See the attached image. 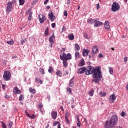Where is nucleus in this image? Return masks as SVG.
Listing matches in <instances>:
<instances>
[{"instance_id": "obj_1", "label": "nucleus", "mask_w": 128, "mask_h": 128, "mask_svg": "<svg viewBox=\"0 0 128 128\" xmlns=\"http://www.w3.org/2000/svg\"><path fill=\"white\" fill-rule=\"evenodd\" d=\"M86 75L90 76L92 74V78H94L92 80V82H96V84H100V81L102 78V68L100 66H97L94 68L92 66H88L86 68Z\"/></svg>"}, {"instance_id": "obj_2", "label": "nucleus", "mask_w": 128, "mask_h": 128, "mask_svg": "<svg viewBox=\"0 0 128 128\" xmlns=\"http://www.w3.org/2000/svg\"><path fill=\"white\" fill-rule=\"evenodd\" d=\"M105 122L106 124L111 128H116V126L118 122V118L116 115H113L110 118V120H106Z\"/></svg>"}, {"instance_id": "obj_3", "label": "nucleus", "mask_w": 128, "mask_h": 128, "mask_svg": "<svg viewBox=\"0 0 128 128\" xmlns=\"http://www.w3.org/2000/svg\"><path fill=\"white\" fill-rule=\"evenodd\" d=\"M60 59L61 60H72V54L70 53H68L66 54V53L63 52L60 55Z\"/></svg>"}, {"instance_id": "obj_4", "label": "nucleus", "mask_w": 128, "mask_h": 128, "mask_svg": "<svg viewBox=\"0 0 128 128\" xmlns=\"http://www.w3.org/2000/svg\"><path fill=\"white\" fill-rule=\"evenodd\" d=\"M120 4L116 2H114L112 4V10L114 12H116L117 10H120Z\"/></svg>"}, {"instance_id": "obj_5", "label": "nucleus", "mask_w": 128, "mask_h": 128, "mask_svg": "<svg viewBox=\"0 0 128 128\" xmlns=\"http://www.w3.org/2000/svg\"><path fill=\"white\" fill-rule=\"evenodd\" d=\"M10 76H12V74L10 71H5L3 75L4 80L6 82L10 80Z\"/></svg>"}, {"instance_id": "obj_6", "label": "nucleus", "mask_w": 128, "mask_h": 128, "mask_svg": "<svg viewBox=\"0 0 128 128\" xmlns=\"http://www.w3.org/2000/svg\"><path fill=\"white\" fill-rule=\"evenodd\" d=\"M12 2H8L7 4V7L6 8V12L7 14H10V12H12Z\"/></svg>"}, {"instance_id": "obj_7", "label": "nucleus", "mask_w": 128, "mask_h": 128, "mask_svg": "<svg viewBox=\"0 0 128 128\" xmlns=\"http://www.w3.org/2000/svg\"><path fill=\"white\" fill-rule=\"evenodd\" d=\"M98 47L96 46H94L92 48V56L94 58V54H98Z\"/></svg>"}, {"instance_id": "obj_8", "label": "nucleus", "mask_w": 128, "mask_h": 128, "mask_svg": "<svg viewBox=\"0 0 128 128\" xmlns=\"http://www.w3.org/2000/svg\"><path fill=\"white\" fill-rule=\"evenodd\" d=\"M38 20L40 24H44V22H46V16L43 14H39L38 16Z\"/></svg>"}, {"instance_id": "obj_9", "label": "nucleus", "mask_w": 128, "mask_h": 128, "mask_svg": "<svg viewBox=\"0 0 128 128\" xmlns=\"http://www.w3.org/2000/svg\"><path fill=\"white\" fill-rule=\"evenodd\" d=\"M86 70V67H82L78 70V74H84Z\"/></svg>"}, {"instance_id": "obj_10", "label": "nucleus", "mask_w": 128, "mask_h": 128, "mask_svg": "<svg viewBox=\"0 0 128 128\" xmlns=\"http://www.w3.org/2000/svg\"><path fill=\"white\" fill-rule=\"evenodd\" d=\"M116 95H114V94H112V95L110 96V102L111 104L114 102V100H116Z\"/></svg>"}, {"instance_id": "obj_11", "label": "nucleus", "mask_w": 128, "mask_h": 128, "mask_svg": "<svg viewBox=\"0 0 128 128\" xmlns=\"http://www.w3.org/2000/svg\"><path fill=\"white\" fill-rule=\"evenodd\" d=\"M25 112V114H26V116H28V118H31V120H34V118H36V115H32L30 116L28 112V110H25L24 111Z\"/></svg>"}, {"instance_id": "obj_12", "label": "nucleus", "mask_w": 128, "mask_h": 128, "mask_svg": "<svg viewBox=\"0 0 128 128\" xmlns=\"http://www.w3.org/2000/svg\"><path fill=\"white\" fill-rule=\"evenodd\" d=\"M48 16L51 20V22H54L56 20V17L54 16V12L52 11H51L48 14Z\"/></svg>"}, {"instance_id": "obj_13", "label": "nucleus", "mask_w": 128, "mask_h": 128, "mask_svg": "<svg viewBox=\"0 0 128 128\" xmlns=\"http://www.w3.org/2000/svg\"><path fill=\"white\" fill-rule=\"evenodd\" d=\"M90 50L88 49L84 48L82 51L83 56H88V54H90Z\"/></svg>"}, {"instance_id": "obj_14", "label": "nucleus", "mask_w": 128, "mask_h": 128, "mask_svg": "<svg viewBox=\"0 0 128 128\" xmlns=\"http://www.w3.org/2000/svg\"><path fill=\"white\" fill-rule=\"evenodd\" d=\"M51 116L53 120H56L58 118V112L56 111H53L51 112Z\"/></svg>"}, {"instance_id": "obj_15", "label": "nucleus", "mask_w": 128, "mask_h": 128, "mask_svg": "<svg viewBox=\"0 0 128 128\" xmlns=\"http://www.w3.org/2000/svg\"><path fill=\"white\" fill-rule=\"evenodd\" d=\"M102 25H104V23L102 22H100V21H98V19H96V20L94 22V27L98 28V26Z\"/></svg>"}, {"instance_id": "obj_16", "label": "nucleus", "mask_w": 128, "mask_h": 128, "mask_svg": "<svg viewBox=\"0 0 128 128\" xmlns=\"http://www.w3.org/2000/svg\"><path fill=\"white\" fill-rule=\"evenodd\" d=\"M95 22H96V19H92V18H90L87 20V22H88L89 24H94Z\"/></svg>"}, {"instance_id": "obj_17", "label": "nucleus", "mask_w": 128, "mask_h": 128, "mask_svg": "<svg viewBox=\"0 0 128 128\" xmlns=\"http://www.w3.org/2000/svg\"><path fill=\"white\" fill-rule=\"evenodd\" d=\"M104 28L107 30H110V22L108 21H106L104 22Z\"/></svg>"}, {"instance_id": "obj_18", "label": "nucleus", "mask_w": 128, "mask_h": 128, "mask_svg": "<svg viewBox=\"0 0 128 128\" xmlns=\"http://www.w3.org/2000/svg\"><path fill=\"white\" fill-rule=\"evenodd\" d=\"M54 38H56V36H54V33H53V34L49 38V42L50 44H54Z\"/></svg>"}, {"instance_id": "obj_19", "label": "nucleus", "mask_w": 128, "mask_h": 128, "mask_svg": "<svg viewBox=\"0 0 128 128\" xmlns=\"http://www.w3.org/2000/svg\"><path fill=\"white\" fill-rule=\"evenodd\" d=\"M14 94H20V90H18V87H14Z\"/></svg>"}, {"instance_id": "obj_20", "label": "nucleus", "mask_w": 128, "mask_h": 128, "mask_svg": "<svg viewBox=\"0 0 128 128\" xmlns=\"http://www.w3.org/2000/svg\"><path fill=\"white\" fill-rule=\"evenodd\" d=\"M58 127L57 128H60V122L58 121L54 122L53 126H58Z\"/></svg>"}, {"instance_id": "obj_21", "label": "nucleus", "mask_w": 128, "mask_h": 128, "mask_svg": "<svg viewBox=\"0 0 128 128\" xmlns=\"http://www.w3.org/2000/svg\"><path fill=\"white\" fill-rule=\"evenodd\" d=\"M62 60V64L64 68H68V62L66 60Z\"/></svg>"}, {"instance_id": "obj_22", "label": "nucleus", "mask_w": 128, "mask_h": 128, "mask_svg": "<svg viewBox=\"0 0 128 128\" xmlns=\"http://www.w3.org/2000/svg\"><path fill=\"white\" fill-rule=\"evenodd\" d=\"M68 38L70 40H74V36L72 34H70L68 36Z\"/></svg>"}, {"instance_id": "obj_23", "label": "nucleus", "mask_w": 128, "mask_h": 128, "mask_svg": "<svg viewBox=\"0 0 128 128\" xmlns=\"http://www.w3.org/2000/svg\"><path fill=\"white\" fill-rule=\"evenodd\" d=\"M94 89H92L88 92V94L90 96H94Z\"/></svg>"}, {"instance_id": "obj_24", "label": "nucleus", "mask_w": 128, "mask_h": 128, "mask_svg": "<svg viewBox=\"0 0 128 128\" xmlns=\"http://www.w3.org/2000/svg\"><path fill=\"white\" fill-rule=\"evenodd\" d=\"M56 74L58 76H60V77L62 76V72H60V70H57V72H56Z\"/></svg>"}, {"instance_id": "obj_25", "label": "nucleus", "mask_w": 128, "mask_h": 128, "mask_svg": "<svg viewBox=\"0 0 128 128\" xmlns=\"http://www.w3.org/2000/svg\"><path fill=\"white\" fill-rule=\"evenodd\" d=\"M29 92L32 94H36V89L34 88L32 89V87L29 88Z\"/></svg>"}, {"instance_id": "obj_26", "label": "nucleus", "mask_w": 128, "mask_h": 128, "mask_svg": "<svg viewBox=\"0 0 128 128\" xmlns=\"http://www.w3.org/2000/svg\"><path fill=\"white\" fill-rule=\"evenodd\" d=\"M84 66V60H82L78 64V66Z\"/></svg>"}, {"instance_id": "obj_27", "label": "nucleus", "mask_w": 128, "mask_h": 128, "mask_svg": "<svg viewBox=\"0 0 128 128\" xmlns=\"http://www.w3.org/2000/svg\"><path fill=\"white\" fill-rule=\"evenodd\" d=\"M48 72L49 74H52V72H54V68L50 66L49 69L48 70Z\"/></svg>"}, {"instance_id": "obj_28", "label": "nucleus", "mask_w": 128, "mask_h": 128, "mask_svg": "<svg viewBox=\"0 0 128 128\" xmlns=\"http://www.w3.org/2000/svg\"><path fill=\"white\" fill-rule=\"evenodd\" d=\"M44 36H48V28H47L44 31Z\"/></svg>"}, {"instance_id": "obj_29", "label": "nucleus", "mask_w": 128, "mask_h": 128, "mask_svg": "<svg viewBox=\"0 0 128 128\" xmlns=\"http://www.w3.org/2000/svg\"><path fill=\"white\" fill-rule=\"evenodd\" d=\"M74 46H75V50H76V52L77 50H80V46H78V44H74Z\"/></svg>"}, {"instance_id": "obj_30", "label": "nucleus", "mask_w": 128, "mask_h": 128, "mask_svg": "<svg viewBox=\"0 0 128 128\" xmlns=\"http://www.w3.org/2000/svg\"><path fill=\"white\" fill-rule=\"evenodd\" d=\"M20 6H24V0H18Z\"/></svg>"}, {"instance_id": "obj_31", "label": "nucleus", "mask_w": 128, "mask_h": 128, "mask_svg": "<svg viewBox=\"0 0 128 128\" xmlns=\"http://www.w3.org/2000/svg\"><path fill=\"white\" fill-rule=\"evenodd\" d=\"M39 71L40 72V74H44V68H40L39 69Z\"/></svg>"}, {"instance_id": "obj_32", "label": "nucleus", "mask_w": 128, "mask_h": 128, "mask_svg": "<svg viewBox=\"0 0 128 128\" xmlns=\"http://www.w3.org/2000/svg\"><path fill=\"white\" fill-rule=\"evenodd\" d=\"M110 74H114V70L111 67H108Z\"/></svg>"}, {"instance_id": "obj_33", "label": "nucleus", "mask_w": 128, "mask_h": 128, "mask_svg": "<svg viewBox=\"0 0 128 128\" xmlns=\"http://www.w3.org/2000/svg\"><path fill=\"white\" fill-rule=\"evenodd\" d=\"M69 86L70 88H72L74 86V80H70Z\"/></svg>"}, {"instance_id": "obj_34", "label": "nucleus", "mask_w": 128, "mask_h": 128, "mask_svg": "<svg viewBox=\"0 0 128 128\" xmlns=\"http://www.w3.org/2000/svg\"><path fill=\"white\" fill-rule=\"evenodd\" d=\"M75 58L76 60V58H80V52H75Z\"/></svg>"}, {"instance_id": "obj_35", "label": "nucleus", "mask_w": 128, "mask_h": 128, "mask_svg": "<svg viewBox=\"0 0 128 128\" xmlns=\"http://www.w3.org/2000/svg\"><path fill=\"white\" fill-rule=\"evenodd\" d=\"M32 12H30L29 14V16L28 18V20H32Z\"/></svg>"}, {"instance_id": "obj_36", "label": "nucleus", "mask_w": 128, "mask_h": 128, "mask_svg": "<svg viewBox=\"0 0 128 128\" xmlns=\"http://www.w3.org/2000/svg\"><path fill=\"white\" fill-rule=\"evenodd\" d=\"M7 44H11V45L14 44V40H10V41H8Z\"/></svg>"}, {"instance_id": "obj_37", "label": "nucleus", "mask_w": 128, "mask_h": 128, "mask_svg": "<svg viewBox=\"0 0 128 128\" xmlns=\"http://www.w3.org/2000/svg\"><path fill=\"white\" fill-rule=\"evenodd\" d=\"M121 116H122V118H124V116H126V114L124 112H122L120 114Z\"/></svg>"}, {"instance_id": "obj_38", "label": "nucleus", "mask_w": 128, "mask_h": 128, "mask_svg": "<svg viewBox=\"0 0 128 128\" xmlns=\"http://www.w3.org/2000/svg\"><path fill=\"white\" fill-rule=\"evenodd\" d=\"M24 98V97L22 94L19 96V100H22Z\"/></svg>"}, {"instance_id": "obj_39", "label": "nucleus", "mask_w": 128, "mask_h": 128, "mask_svg": "<svg viewBox=\"0 0 128 128\" xmlns=\"http://www.w3.org/2000/svg\"><path fill=\"white\" fill-rule=\"evenodd\" d=\"M26 39H24V40H21V44H26Z\"/></svg>"}, {"instance_id": "obj_40", "label": "nucleus", "mask_w": 128, "mask_h": 128, "mask_svg": "<svg viewBox=\"0 0 128 128\" xmlns=\"http://www.w3.org/2000/svg\"><path fill=\"white\" fill-rule=\"evenodd\" d=\"M2 128H6V124L3 122H2Z\"/></svg>"}, {"instance_id": "obj_41", "label": "nucleus", "mask_w": 128, "mask_h": 128, "mask_svg": "<svg viewBox=\"0 0 128 128\" xmlns=\"http://www.w3.org/2000/svg\"><path fill=\"white\" fill-rule=\"evenodd\" d=\"M67 91L68 92H69L70 94H72V89H70V88H67Z\"/></svg>"}, {"instance_id": "obj_42", "label": "nucleus", "mask_w": 128, "mask_h": 128, "mask_svg": "<svg viewBox=\"0 0 128 128\" xmlns=\"http://www.w3.org/2000/svg\"><path fill=\"white\" fill-rule=\"evenodd\" d=\"M124 62H125V64H126V62H128V57L127 56H126L124 58Z\"/></svg>"}, {"instance_id": "obj_43", "label": "nucleus", "mask_w": 128, "mask_h": 128, "mask_svg": "<svg viewBox=\"0 0 128 128\" xmlns=\"http://www.w3.org/2000/svg\"><path fill=\"white\" fill-rule=\"evenodd\" d=\"M100 94L101 95V96H106V92H103L102 94V92H101V93H100Z\"/></svg>"}, {"instance_id": "obj_44", "label": "nucleus", "mask_w": 128, "mask_h": 128, "mask_svg": "<svg viewBox=\"0 0 128 128\" xmlns=\"http://www.w3.org/2000/svg\"><path fill=\"white\" fill-rule=\"evenodd\" d=\"M8 128H12V122H8Z\"/></svg>"}, {"instance_id": "obj_45", "label": "nucleus", "mask_w": 128, "mask_h": 128, "mask_svg": "<svg viewBox=\"0 0 128 128\" xmlns=\"http://www.w3.org/2000/svg\"><path fill=\"white\" fill-rule=\"evenodd\" d=\"M69 116H70V114H68V112H66L65 114V118H68Z\"/></svg>"}, {"instance_id": "obj_46", "label": "nucleus", "mask_w": 128, "mask_h": 128, "mask_svg": "<svg viewBox=\"0 0 128 128\" xmlns=\"http://www.w3.org/2000/svg\"><path fill=\"white\" fill-rule=\"evenodd\" d=\"M64 16H68V11L66 10H64Z\"/></svg>"}, {"instance_id": "obj_47", "label": "nucleus", "mask_w": 128, "mask_h": 128, "mask_svg": "<svg viewBox=\"0 0 128 128\" xmlns=\"http://www.w3.org/2000/svg\"><path fill=\"white\" fill-rule=\"evenodd\" d=\"M78 123H77V126H78V128H80V124H82L80 123V121H78Z\"/></svg>"}, {"instance_id": "obj_48", "label": "nucleus", "mask_w": 128, "mask_h": 128, "mask_svg": "<svg viewBox=\"0 0 128 128\" xmlns=\"http://www.w3.org/2000/svg\"><path fill=\"white\" fill-rule=\"evenodd\" d=\"M84 38H86V39L88 38V36L86 33L84 34Z\"/></svg>"}, {"instance_id": "obj_49", "label": "nucleus", "mask_w": 128, "mask_h": 128, "mask_svg": "<svg viewBox=\"0 0 128 128\" xmlns=\"http://www.w3.org/2000/svg\"><path fill=\"white\" fill-rule=\"evenodd\" d=\"M65 120H66V122H68V124H70V120H68V118H65Z\"/></svg>"}, {"instance_id": "obj_50", "label": "nucleus", "mask_w": 128, "mask_h": 128, "mask_svg": "<svg viewBox=\"0 0 128 128\" xmlns=\"http://www.w3.org/2000/svg\"><path fill=\"white\" fill-rule=\"evenodd\" d=\"M12 4H16V0H12V2H11Z\"/></svg>"}, {"instance_id": "obj_51", "label": "nucleus", "mask_w": 128, "mask_h": 128, "mask_svg": "<svg viewBox=\"0 0 128 128\" xmlns=\"http://www.w3.org/2000/svg\"><path fill=\"white\" fill-rule=\"evenodd\" d=\"M98 58H104V55L100 53L98 55Z\"/></svg>"}, {"instance_id": "obj_52", "label": "nucleus", "mask_w": 128, "mask_h": 128, "mask_svg": "<svg viewBox=\"0 0 128 128\" xmlns=\"http://www.w3.org/2000/svg\"><path fill=\"white\" fill-rule=\"evenodd\" d=\"M54 26H56V23H52V28H54Z\"/></svg>"}, {"instance_id": "obj_53", "label": "nucleus", "mask_w": 128, "mask_h": 128, "mask_svg": "<svg viewBox=\"0 0 128 128\" xmlns=\"http://www.w3.org/2000/svg\"><path fill=\"white\" fill-rule=\"evenodd\" d=\"M10 96H8V94H5V96H4V98H10Z\"/></svg>"}, {"instance_id": "obj_54", "label": "nucleus", "mask_w": 128, "mask_h": 128, "mask_svg": "<svg viewBox=\"0 0 128 128\" xmlns=\"http://www.w3.org/2000/svg\"><path fill=\"white\" fill-rule=\"evenodd\" d=\"M66 26H64L62 28V32H66Z\"/></svg>"}, {"instance_id": "obj_55", "label": "nucleus", "mask_w": 128, "mask_h": 128, "mask_svg": "<svg viewBox=\"0 0 128 128\" xmlns=\"http://www.w3.org/2000/svg\"><path fill=\"white\" fill-rule=\"evenodd\" d=\"M30 10H32L30 8L26 12V14H29L30 12Z\"/></svg>"}, {"instance_id": "obj_56", "label": "nucleus", "mask_w": 128, "mask_h": 128, "mask_svg": "<svg viewBox=\"0 0 128 128\" xmlns=\"http://www.w3.org/2000/svg\"><path fill=\"white\" fill-rule=\"evenodd\" d=\"M76 118L77 120V122H80V117H78V116H76Z\"/></svg>"}, {"instance_id": "obj_57", "label": "nucleus", "mask_w": 128, "mask_h": 128, "mask_svg": "<svg viewBox=\"0 0 128 128\" xmlns=\"http://www.w3.org/2000/svg\"><path fill=\"white\" fill-rule=\"evenodd\" d=\"M38 107L39 108H42V104H38Z\"/></svg>"}, {"instance_id": "obj_58", "label": "nucleus", "mask_w": 128, "mask_h": 128, "mask_svg": "<svg viewBox=\"0 0 128 128\" xmlns=\"http://www.w3.org/2000/svg\"><path fill=\"white\" fill-rule=\"evenodd\" d=\"M48 2V0H46L44 2V4H46Z\"/></svg>"}, {"instance_id": "obj_59", "label": "nucleus", "mask_w": 128, "mask_h": 128, "mask_svg": "<svg viewBox=\"0 0 128 128\" xmlns=\"http://www.w3.org/2000/svg\"><path fill=\"white\" fill-rule=\"evenodd\" d=\"M47 98L48 100L49 101L50 100V96L48 95L47 96Z\"/></svg>"}, {"instance_id": "obj_60", "label": "nucleus", "mask_w": 128, "mask_h": 128, "mask_svg": "<svg viewBox=\"0 0 128 128\" xmlns=\"http://www.w3.org/2000/svg\"><path fill=\"white\" fill-rule=\"evenodd\" d=\"M98 8H100V4H98L96 5V9L98 10Z\"/></svg>"}, {"instance_id": "obj_61", "label": "nucleus", "mask_w": 128, "mask_h": 128, "mask_svg": "<svg viewBox=\"0 0 128 128\" xmlns=\"http://www.w3.org/2000/svg\"><path fill=\"white\" fill-rule=\"evenodd\" d=\"M6 84L2 85V88L4 90V88H6Z\"/></svg>"}, {"instance_id": "obj_62", "label": "nucleus", "mask_w": 128, "mask_h": 128, "mask_svg": "<svg viewBox=\"0 0 128 128\" xmlns=\"http://www.w3.org/2000/svg\"><path fill=\"white\" fill-rule=\"evenodd\" d=\"M67 4H70V0H67Z\"/></svg>"}, {"instance_id": "obj_63", "label": "nucleus", "mask_w": 128, "mask_h": 128, "mask_svg": "<svg viewBox=\"0 0 128 128\" xmlns=\"http://www.w3.org/2000/svg\"><path fill=\"white\" fill-rule=\"evenodd\" d=\"M38 82L40 84H42V80H39Z\"/></svg>"}, {"instance_id": "obj_64", "label": "nucleus", "mask_w": 128, "mask_h": 128, "mask_svg": "<svg viewBox=\"0 0 128 128\" xmlns=\"http://www.w3.org/2000/svg\"><path fill=\"white\" fill-rule=\"evenodd\" d=\"M68 74V70L65 71L64 74Z\"/></svg>"}]
</instances>
